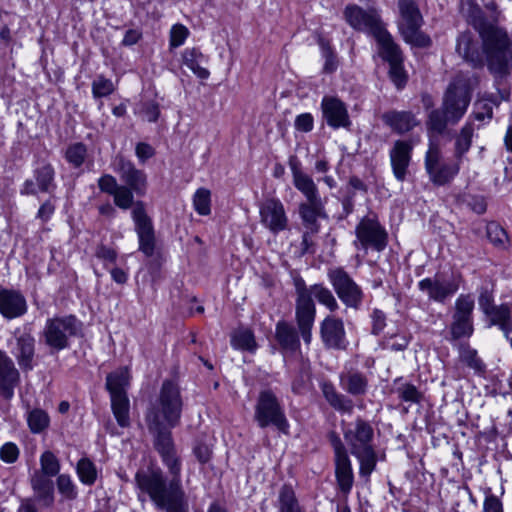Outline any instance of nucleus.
Returning a JSON list of instances; mask_svg holds the SVG:
<instances>
[{"instance_id": "16", "label": "nucleus", "mask_w": 512, "mask_h": 512, "mask_svg": "<svg viewBox=\"0 0 512 512\" xmlns=\"http://www.w3.org/2000/svg\"><path fill=\"white\" fill-rule=\"evenodd\" d=\"M135 231L139 240V249L146 256H152L155 249L154 228L151 218L147 215L145 203H138L131 212Z\"/></svg>"}, {"instance_id": "59", "label": "nucleus", "mask_w": 512, "mask_h": 512, "mask_svg": "<svg viewBox=\"0 0 512 512\" xmlns=\"http://www.w3.org/2000/svg\"><path fill=\"white\" fill-rule=\"evenodd\" d=\"M18 446L13 442H6L0 448V459L5 463H14L19 457Z\"/></svg>"}, {"instance_id": "24", "label": "nucleus", "mask_w": 512, "mask_h": 512, "mask_svg": "<svg viewBox=\"0 0 512 512\" xmlns=\"http://www.w3.org/2000/svg\"><path fill=\"white\" fill-rule=\"evenodd\" d=\"M333 448L335 453V473L340 489L347 493L353 485V471L351 461L347 451L340 438L335 437L333 440Z\"/></svg>"}, {"instance_id": "33", "label": "nucleus", "mask_w": 512, "mask_h": 512, "mask_svg": "<svg viewBox=\"0 0 512 512\" xmlns=\"http://www.w3.org/2000/svg\"><path fill=\"white\" fill-rule=\"evenodd\" d=\"M374 38L378 43L379 55L383 60L387 61L389 64L403 62L400 48L397 44L394 43L390 33L386 30V28L383 29Z\"/></svg>"}, {"instance_id": "22", "label": "nucleus", "mask_w": 512, "mask_h": 512, "mask_svg": "<svg viewBox=\"0 0 512 512\" xmlns=\"http://www.w3.org/2000/svg\"><path fill=\"white\" fill-rule=\"evenodd\" d=\"M11 354L15 357L19 369L28 373L35 366V338L30 333H22L15 337V343L11 348Z\"/></svg>"}, {"instance_id": "44", "label": "nucleus", "mask_w": 512, "mask_h": 512, "mask_svg": "<svg viewBox=\"0 0 512 512\" xmlns=\"http://www.w3.org/2000/svg\"><path fill=\"white\" fill-rule=\"evenodd\" d=\"M34 176L40 192H51L55 187V171L50 164H46L37 168L34 172Z\"/></svg>"}, {"instance_id": "52", "label": "nucleus", "mask_w": 512, "mask_h": 512, "mask_svg": "<svg viewBox=\"0 0 512 512\" xmlns=\"http://www.w3.org/2000/svg\"><path fill=\"white\" fill-rule=\"evenodd\" d=\"M318 44L321 48L322 56L325 59L324 67H323L324 71L327 73L334 72L338 67V61H337L336 55L333 52L329 42L323 38H320L318 40Z\"/></svg>"}, {"instance_id": "54", "label": "nucleus", "mask_w": 512, "mask_h": 512, "mask_svg": "<svg viewBox=\"0 0 512 512\" xmlns=\"http://www.w3.org/2000/svg\"><path fill=\"white\" fill-rule=\"evenodd\" d=\"M86 154V146L82 143H75L68 147L65 156L71 165L78 168L84 163Z\"/></svg>"}, {"instance_id": "38", "label": "nucleus", "mask_w": 512, "mask_h": 512, "mask_svg": "<svg viewBox=\"0 0 512 512\" xmlns=\"http://www.w3.org/2000/svg\"><path fill=\"white\" fill-rule=\"evenodd\" d=\"M473 126L470 123H466L460 130L459 134L455 138L454 144V157L463 163L466 153L469 151L472 145L473 138Z\"/></svg>"}, {"instance_id": "20", "label": "nucleus", "mask_w": 512, "mask_h": 512, "mask_svg": "<svg viewBox=\"0 0 512 512\" xmlns=\"http://www.w3.org/2000/svg\"><path fill=\"white\" fill-rule=\"evenodd\" d=\"M114 170L120 175L121 180L126 184L125 186L134 190L137 196L146 194L147 175L143 170L137 169L131 161L123 157L116 159Z\"/></svg>"}, {"instance_id": "36", "label": "nucleus", "mask_w": 512, "mask_h": 512, "mask_svg": "<svg viewBox=\"0 0 512 512\" xmlns=\"http://www.w3.org/2000/svg\"><path fill=\"white\" fill-rule=\"evenodd\" d=\"M183 63L201 79H207L210 75L209 71L203 66L207 63L206 57L198 49H186L183 53Z\"/></svg>"}, {"instance_id": "50", "label": "nucleus", "mask_w": 512, "mask_h": 512, "mask_svg": "<svg viewBox=\"0 0 512 512\" xmlns=\"http://www.w3.org/2000/svg\"><path fill=\"white\" fill-rule=\"evenodd\" d=\"M448 123L450 122L444 110L435 109L430 112L426 125L429 132L442 134Z\"/></svg>"}, {"instance_id": "18", "label": "nucleus", "mask_w": 512, "mask_h": 512, "mask_svg": "<svg viewBox=\"0 0 512 512\" xmlns=\"http://www.w3.org/2000/svg\"><path fill=\"white\" fill-rule=\"evenodd\" d=\"M261 224L273 234L284 231L288 226V217L284 205L279 199L269 198L259 206Z\"/></svg>"}, {"instance_id": "19", "label": "nucleus", "mask_w": 512, "mask_h": 512, "mask_svg": "<svg viewBox=\"0 0 512 512\" xmlns=\"http://www.w3.org/2000/svg\"><path fill=\"white\" fill-rule=\"evenodd\" d=\"M20 371L13 359L0 350V397L4 400L10 401L14 397L15 389L21 382Z\"/></svg>"}, {"instance_id": "3", "label": "nucleus", "mask_w": 512, "mask_h": 512, "mask_svg": "<svg viewBox=\"0 0 512 512\" xmlns=\"http://www.w3.org/2000/svg\"><path fill=\"white\" fill-rule=\"evenodd\" d=\"M182 405L178 385L171 380H165L156 401L150 405L145 414L149 432L152 435L171 433V429L180 421Z\"/></svg>"}, {"instance_id": "15", "label": "nucleus", "mask_w": 512, "mask_h": 512, "mask_svg": "<svg viewBox=\"0 0 512 512\" xmlns=\"http://www.w3.org/2000/svg\"><path fill=\"white\" fill-rule=\"evenodd\" d=\"M328 277L340 300L348 307L358 308L362 302L363 293L348 273L341 268H336L329 271Z\"/></svg>"}, {"instance_id": "45", "label": "nucleus", "mask_w": 512, "mask_h": 512, "mask_svg": "<svg viewBox=\"0 0 512 512\" xmlns=\"http://www.w3.org/2000/svg\"><path fill=\"white\" fill-rule=\"evenodd\" d=\"M27 423L30 431L34 434L44 431L50 423L48 414L39 408L28 410Z\"/></svg>"}, {"instance_id": "41", "label": "nucleus", "mask_w": 512, "mask_h": 512, "mask_svg": "<svg viewBox=\"0 0 512 512\" xmlns=\"http://www.w3.org/2000/svg\"><path fill=\"white\" fill-rule=\"evenodd\" d=\"M76 473L80 482L87 486L94 485L98 477L95 464L87 457H83L77 462Z\"/></svg>"}, {"instance_id": "42", "label": "nucleus", "mask_w": 512, "mask_h": 512, "mask_svg": "<svg viewBox=\"0 0 512 512\" xmlns=\"http://www.w3.org/2000/svg\"><path fill=\"white\" fill-rule=\"evenodd\" d=\"M395 385V392L401 401L411 404L421 402L423 395L415 385L409 382H402L401 379H397Z\"/></svg>"}, {"instance_id": "58", "label": "nucleus", "mask_w": 512, "mask_h": 512, "mask_svg": "<svg viewBox=\"0 0 512 512\" xmlns=\"http://www.w3.org/2000/svg\"><path fill=\"white\" fill-rule=\"evenodd\" d=\"M390 70H389V76L392 82L395 84V86L398 89H401L405 86L407 82V75L406 72L402 66V62H396L389 64Z\"/></svg>"}, {"instance_id": "35", "label": "nucleus", "mask_w": 512, "mask_h": 512, "mask_svg": "<svg viewBox=\"0 0 512 512\" xmlns=\"http://www.w3.org/2000/svg\"><path fill=\"white\" fill-rule=\"evenodd\" d=\"M321 390L326 401L335 410L341 413H352L354 408L352 400L346 397L345 395L339 393L332 383L323 382L321 384Z\"/></svg>"}, {"instance_id": "9", "label": "nucleus", "mask_w": 512, "mask_h": 512, "mask_svg": "<svg viewBox=\"0 0 512 512\" xmlns=\"http://www.w3.org/2000/svg\"><path fill=\"white\" fill-rule=\"evenodd\" d=\"M129 381V370L126 367L110 373L106 378V387L110 393L112 411L121 427L129 425V400L126 394Z\"/></svg>"}, {"instance_id": "14", "label": "nucleus", "mask_w": 512, "mask_h": 512, "mask_svg": "<svg viewBox=\"0 0 512 512\" xmlns=\"http://www.w3.org/2000/svg\"><path fill=\"white\" fill-rule=\"evenodd\" d=\"M474 299L469 294H461L455 301V312L450 327L452 339L468 338L473 334Z\"/></svg>"}, {"instance_id": "25", "label": "nucleus", "mask_w": 512, "mask_h": 512, "mask_svg": "<svg viewBox=\"0 0 512 512\" xmlns=\"http://www.w3.org/2000/svg\"><path fill=\"white\" fill-rule=\"evenodd\" d=\"M320 336L325 347L331 349L345 348L346 333L340 318L327 316L320 323Z\"/></svg>"}, {"instance_id": "13", "label": "nucleus", "mask_w": 512, "mask_h": 512, "mask_svg": "<svg viewBox=\"0 0 512 512\" xmlns=\"http://www.w3.org/2000/svg\"><path fill=\"white\" fill-rule=\"evenodd\" d=\"M343 14L346 22L353 29L373 37L385 29L381 16L375 8L363 9L358 5L351 4L346 6Z\"/></svg>"}, {"instance_id": "7", "label": "nucleus", "mask_w": 512, "mask_h": 512, "mask_svg": "<svg viewBox=\"0 0 512 512\" xmlns=\"http://www.w3.org/2000/svg\"><path fill=\"white\" fill-rule=\"evenodd\" d=\"M82 324L73 315L48 318L42 331L45 344L55 351L69 347V340L81 332Z\"/></svg>"}, {"instance_id": "17", "label": "nucleus", "mask_w": 512, "mask_h": 512, "mask_svg": "<svg viewBox=\"0 0 512 512\" xmlns=\"http://www.w3.org/2000/svg\"><path fill=\"white\" fill-rule=\"evenodd\" d=\"M418 288L428 296V299L437 303H445L459 289V280L456 277L442 279L427 277L418 282Z\"/></svg>"}, {"instance_id": "49", "label": "nucleus", "mask_w": 512, "mask_h": 512, "mask_svg": "<svg viewBox=\"0 0 512 512\" xmlns=\"http://www.w3.org/2000/svg\"><path fill=\"white\" fill-rule=\"evenodd\" d=\"M56 486L64 499L72 501L77 498V486L69 474H59L56 479Z\"/></svg>"}, {"instance_id": "51", "label": "nucleus", "mask_w": 512, "mask_h": 512, "mask_svg": "<svg viewBox=\"0 0 512 512\" xmlns=\"http://www.w3.org/2000/svg\"><path fill=\"white\" fill-rule=\"evenodd\" d=\"M460 359L463 363H465L467 366H469L476 372H481L484 370L485 366L482 360L477 356V351L469 346H461Z\"/></svg>"}, {"instance_id": "2", "label": "nucleus", "mask_w": 512, "mask_h": 512, "mask_svg": "<svg viewBox=\"0 0 512 512\" xmlns=\"http://www.w3.org/2000/svg\"><path fill=\"white\" fill-rule=\"evenodd\" d=\"M460 10L479 32L489 70L505 75L512 68V38L504 28L488 21L475 0H461Z\"/></svg>"}, {"instance_id": "46", "label": "nucleus", "mask_w": 512, "mask_h": 512, "mask_svg": "<svg viewBox=\"0 0 512 512\" xmlns=\"http://www.w3.org/2000/svg\"><path fill=\"white\" fill-rule=\"evenodd\" d=\"M60 461L51 451H45L40 456V473L48 477L58 476L60 472Z\"/></svg>"}, {"instance_id": "27", "label": "nucleus", "mask_w": 512, "mask_h": 512, "mask_svg": "<svg viewBox=\"0 0 512 512\" xmlns=\"http://www.w3.org/2000/svg\"><path fill=\"white\" fill-rule=\"evenodd\" d=\"M509 90L503 86L498 89V93L485 94L479 98L474 104V116L476 120H490L493 116V108L498 106L502 101L508 100Z\"/></svg>"}, {"instance_id": "10", "label": "nucleus", "mask_w": 512, "mask_h": 512, "mask_svg": "<svg viewBox=\"0 0 512 512\" xmlns=\"http://www.w3.org/2000/svg\"><path fill=\"white\" fill-rule=\"evenodd\" d=\"M398 7L400 12L398 26L404 40L418 47L430 46V37L420 31L422 16L416 3L413 0H398Z\"/></svg>"}, {"instance_id": "30", "label": "nucleus", "mask_w": 512, "mask_h": 512, "mask_svg": "<svg viewBox=\"0 0 512 512\" xmlns=\"http://www.w3.org/2000/svg\"><path fill=\"white\" fill-rule=\"evenodd\" d=\"M299 214L304 227L310 231L311 234H316L319 231L318 219L324 217V206L321 199L306 201L299 205Z\"/></svg>"}, {"instance_id": "5", "label": "nucleus", "mask_w": 512, "mask_h": 512, "mask_svg": "<svg viewBox=\"0 0 512 512\" xmlns=\"http://www.w3.org/2000/svg\"><path fill=\"white\" fill-rule=\"evenodd\" d=\"M344 439L351 454L359 461L361 476L369 477L377 463L374 449V429L372 425L358 417L344 431Z\"/></svg>"}, {"instance_id": "6", "label": "nucleus", "mask_w": 512, "mask_h": 512, "mask_svg": "<svg viewBox=\"0 0 512 512\" xmlns=\"http://www.w3.org/2000/svg\"><path fill=\"white\" fill-rule=\"evenodd\" d=\"M461 164L462 162L454 156L445 159L438 141L430 138L424 157V167L433 185H449L459 174Z\"/></svg>"}, {"instance_id": "23", "label": "nucleus", "mask_w": 512, "mask_h": 512, "mask_svg": "<svg viewBox=\"0 0 512 512\" xmlns=\"http://www.w3.org/2000/svg\"><path fill=\"white\" fill-rule=\"evenodd\" d=\"M413 143L407 140H396L389 152L390 163L394 177L403 182L411 162Z\"/></svg>"}, {"instance_id": "39", "label": "nucleus", "mask_w": 512, "mask_h": 512, "mask_svg": "<svg viewBox=\"0 0 512 512\" xmlns=\"http://www.w3.org/2000/svg\"><path fill=\"white\" fill-rule=\"evenodd\" d=\"M487 316L490 318L491 325H498L508 338V334L512 331V322L510 320V310L508 306H495Z\"/></svg>"}, {"instance_id": "28", "label": "nucleus", "mask_w": 512, "mask_h": 512, "mask_svg": "<svg viewBox=\"0 0 512 512\" xmlns=\"http://www.w3.org/2000/svg\"><path fill=\"white\" fill-rule=\"evenodd\" d=\"M290 169L293 177V184L306 198L307 201L321 199L314 180L302 171L300 164L290 161Z\"/></svg>"}, {"instance_id": "57", "label": "nucleus", "mask_w": 512, "mask_h": 512, "mask_svg": "<svg viewBox=\"0 0 512 512\" xmlns=\"http://www.w3.org/2000/svg\"><path fill=\"white\" fill-rule=\"evenodd\" d=\"M137 113L149 122H155L159 117L158 104L153 101L141 102L137 108Z\"/></svg>"}, {"instance_id": "11", "label": "nucleus", "mask_w": 512, "mask_h": 512, "mask_svg": "<svg viewBox=\"0 0 512 512\" xmlns=\"http://www.w3.org/2000/svg\"><path fill=\"white\" fill-rule=\"evenodd\" d=\"M356 240L353 245L357 250L367 253L368 249L382 252L388 243V235L385 228L376 217H363L355 228Z\"/></svg>"}, {"instance_id": "29", "label": "nucleus", "mask_w": 512, "mask_h": 512, "mask_svg": "<svg viewBox=\"0 0 512 512\" xmlns=\"http://www.w3.org/2000/svg\"><path fill=\"white\" fill-rule=\"evenodd\" d=\"M382 119L398 134L409 132L420 124L415 115L409 111H389L383 114Z\"/></svg>"}, {"instance_id": "60", "label": "nucleus", "mask_w": 512, "mask_h": 512, "mask_svg": "<svg viewBox=\"0 0 512 512\" xmlns=\"http://www.w3.org/2000/svg\"><path fill=\"white\" fill-rule=\"evenodd\" d=\"M98 187L103 192L110 196H113L118 188L121 186L118 184L116 178L110 174H104L98 179Z\"/></svg>"}, {"instance_id": "56", "label": "nucleus", "mask_w": 512, "mask_h": 512, "mask_svg": "<svg viewBox=\"0 0 512 512\" xmlns=\"http://www.w3.org/2000/svg\"><path fill=\"white\" fill-rule=\"evenodd\" d=\"M487 237L495 245H502L507 240L505 230L496 222H490L486 226Z\"/></svg>"}, {"instance_id": "61", "label": "nucleus", "mask_w": 512, "mask_h": 512, "mask_svg": "<svg viewBox=\"0 0 512 512\" xmlns=\"http://www.w3.org/2000/svg\"><path fill=\"white\" fill-rule=\"evenodd\" d=\"M95 256L101 260L104 265L113 264L117 259V252L106 245H98L95 251Z\"/></svg>"}, {"instance_id": "12", "label": "nucleus", "mask_w": 512, "mask_h": 512, "mask_svg": "<svg viewBox=\"0 0 512 512\" xmlns=\"http://www.w3.org/2000/svg\"><path fill=\"white\" fill-rule=\"evenodd\" d=\"M471 101L468 85L456 79L448 86L442 103V109L451 124H456L464 116Z\"/></svg>"}, {"instance_id": "37", "label": "nucleus", "mask_w": 512, "mask_h": 512, "mask_svg": "<svg viewBox=\"0 0 512 512\" xmlns=\"http://www.w3.org/2000/svg\"><path fill=\"white\" fill-rule=\"evenodd\" d=\"M276 338L281 347L285 350L296 351L300 346L297 332L286 322H279L277 324Z\"/></svg>"}, {"instance_id": "1", "label": "nucleus", "mask_w": 512, "mask_h": 512, "mask_svg": "<svg viewBox=\"0 0 512 512\" xmlns=\"http://www.w3.org/2000/svg\"><path fill=\"white\" fill-rule=\"evenodd\" d=\"M154 446L171 480L167 483L160 469L139 470L135 475L137 487L149 495L155 506L166 512H187L182 488V462L177 454L171 433L154 434Z\"/></svg>"}, {"instance_id": "43", "label": "nucleus", "mask_w": 512, "mask_h": 512, "mask_svg": "<svg viewBox=\"0 0 512 512\" xmlns=\"http://www.w3.org/2000/svg\"><path fill=\"white\" fill-rule=\"evenodd\" d=\"M134 194V190L127 186L121 185L112 196L114 205L122 210H134L138 203H144L141 200L134 201Z\"/></svg>"}, {"instance_id": "40", "label": "nucleus", "mask_w": 512, "mask_h": 512, "mask_svg": "<svg viewBox=\"0 0 512 512\" xmlns=\"http://www.w3.org/2000/svg\"><path fill=\"white\" fill-rule=\"evenodd\" d=\"M231 345L235 349L250 352H254L257 348L253 332L245 328H240L232 334Z\"/></svg>"}, {"instance_id": "32", "label": "nucleus", "mask_w": 512, "mask_h": 512, "mask_svg": "<svg viewBox=\"0 0 512 512\" xmlns=\"http://www.w3.org/2000/svg\"><path fill=\"white\" fill-rule=\"evenodd\" d=\"M456 52L474 66L481 63L478 43L471 32H463L457 38Z\"/></svg>"}, {"instance_id": "64", "label": "nucleus", "mask_w": 512, "mask_h": 512, "mask_svg": "<svg viewBox=\"0 0 512 512\" xmlns=\"http://www.w3.org/2000/svg\"><path fill=\"white\" fill-rule=\"evenodd\" d=\"M314 127V119L310 113H303L296 117L295 128L301 132H310Z\"/></svg>"}, {"instance_id": "63", "label": "nucleus", "mask_w": 512, "mask_h": 512, "mask_svg": "<svg viewBox=\"0 0 512 512\" xmlns=\"http://www.w3.org/2000/svg\"><path fill=\"white\" fill-rule=\"evenodd\" d=\"M372 333L378 335L386 326V315L379 309H374L371 314Z\"/></svg>"}, {"instance_id": "21", "label": "nucleus", "mask_w": 512, "mask_h": 512, "mask_svg": "<svg viewBox=\"0 0 512 512\" xmlns=\"http://www.w3.org/2000/svg\"><path fill=\"white\" fill-rule=\"evenodd\" d=\"M321 110L327 125L333 129L347 128L351 125L349 113L344 102L334 96H324Z\"/></svg>"}, {"instance_id": "31", "label": "nucleus", "mask_w": 512, "mask_h": 512, "mask_svg": "<svg viewBox=\"0 0 512 512\" xmlns=\"http://www.w3.org/2000/svg\"><path fill=\"white\" fill-rule=\"evenodd\" d=\"M341 388L353 396H362L368 390V379L359 371L343 372L339 376Z\"/></svg>"}, {"instance_id": "55", "label": "nucleus", "mask_w": 512, "mask_h": 512, "mask_svg": "<svg viewBox=\"0 0 512 512\" xmlns=\"http://www.w3.org/2000/svg\"><path fill=\"white\" fill-rule=\"evenodd\" d=\"M190 32L186 26L177 23L174 24L170 29L169 45L171 48H177L182 46L188 38Z\"/></svg>"}, {"instance_id": "34", "label": "nucleus", "mask_w": 512, "mask_h": 512, "mask_svg": "<svg viewBox=\"0 0 512 512\" xmlns=\"http://www.w3.org/2000/svg\"><path fill=\"white\" fill-rule=\"evenodd\" d=\"M52 477L35 471L31 477V486L36 497L45 506H51L54 502V487Z\"/></svg>"}, {"instance_id": "26", "label": "nucleus", "mask_w": 512, "mask_h": 512, "mask_svg": "<svg viewBox=\"0 0 512 512\" xmlns=\"http://www.w3.org/2000/svg\"><path fill=\"white\" fill-rule=\"evenodd\" d=\"M28 306L24 295L17 290H0V314L8 319L19 318L27 313Z\"/></svg>"}, {"instance_id": "62", "label": "nucleus", "mask_w": 512, "mask_h": 512, "mask_svg": "<svg viewBox=\"0 0 512 512\" xmlns=\"http://www.w3.org/2000/svg\"><path fill=\"white\" fill-rule=\"evenodd\" d=\"M483 512H504L500 498L492 493L486 494L483 501Z\"/></svg>"}, {"instance_id": "48", "label": "nucleus", "mask_w": 512, "mask_h": 512, "mask_svg": "<svg viewBox=\"0 0 512 512\" xmlns=\"http://www.w3.org/2000/svg\"><path fill=\"white\" fill-rule=\"evenodd\" d=\"M193 207L195 211L202 216L211 213V193L206 188H199L193 196Z\"/></svg>"}, {"instance_id": "4", "label": "nucleus", "mask_w": 512, "mask_h": 512, "mask_svg": "<svg viewBox=\"0 0 512 512\" xmlns=\"http://www.w3.org/2000/svg\"><path fill=\"white\" fill-rule=\"evenodd\" d=\"M295 287L297 295L295 311L297 326L304 342L310 344L316 315L313 297L330 311L337 310L339 306L332 292L321 284L307 287L303 280H298L295 283Z\"/></svg>"}, {"instance_id": "47", "label": "nucleus", "mask_w": 512, "mask_h": 512, "mask_svg": "<svg viewBox=\"0 0 512 512\" xmlns=\"http://www.w3.org/2000/svg\"><path fill=\"white\" fill-rule=\"evenodd\" d=\"M280 512H301L295 493L290 486H283L279 493Z\"/></svg>"}, {"instance_id": "53", "label": "nucleus", "mask_w": 512, "mask_h": 512, "mask_svg": "<svg viewBox=\"0 0 512 512\" xmlns=\"http://www.w3.org/2000/svg\"><path fill=\"white\" fill-rule=\"evenodd\" d=\"M115 90L113 82L105 78L103 75H99L92 82V94L94 98H102L109 96Z\"/></svg>"}, {"instance_id": "8", "label": "nucleus", "mask_w": 512, "mask_h": 512, "mask_svg": "<svg viewBox=\"0 0 512 512\" xmlns=\"http://www.w3.org/2000/svg\"><path fill=\"white\" fill-rule=\"evenodd\" d=\"M254 420L260 428L273 426L284 434L289 432L284 407L271 390L260 392L255 405Z\"/></svg>"}]
</instances>
